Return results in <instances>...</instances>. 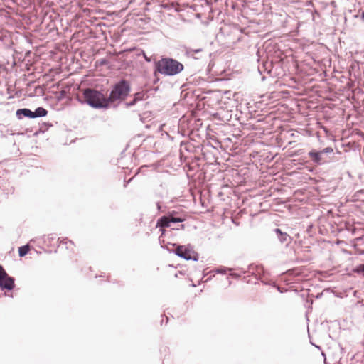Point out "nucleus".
<instances>
[{"label": "nucleus", "mask_w": 364, "mask_h": 364, "mask_svg": "<svg viewBox=\"0 0 364 364\" xmlns=\"http://www.w3.org/2000/svg\"><path fill=\"white\" fill-rule=\"evenodd\" d=\"M184 69L183 65L176 59L162 58L154 62V74L159 73L165 76H174Z\"/></svg>", "instance_id": "f257e3e1"}, {"label": "nucleus", "mask_w": 364, "mask_h": 364, "mask_svg": "<svg viewBox=\"0 0 364 364\" xmlns=\"http://www.w3.org/2000/svg\"><path fill=\"white\" fill-rule=\"evenodd\" d=\"M82 97L83 100L81 101L80 100V101L87 104L93 108L101 109L108 107V98H106L104 94L98 90L87 88L83 91Z\"/></svg>", "instance_id": "f03ea898"}, {"label": "nucleus", "mask_w": 364, "mask_h": 364, "mask_svg": "<svg viewBox=\"0 0 364 364\" xmlns=\"http://www.w3.org/2000/svg\"><path fill=\"white\" fill-rule=\"evenodd\" d=\"M131 90L130 85L126 80H121L116 83L110 92L108 97L109 102H114L117 100H124Z\"/></svg>", "instance_id": "7ed1b4c3"}, {"label": "nucleus", "mask_w": 364, "mask_h": 364, "mask_svg": "<svg viewBox=\"0 0 364 364\" xmlns=\"http://www.w3.org/2000/svg\"><path fill=\"white\" fill-rule=\"evenodd\" d=\"M333 153L332 147H326L320 151L312 149L308 153L312 162L317 166H322L330 162L329 154Z\"/></svg>", "instance_id": "20e7f679"}, {"label": "nucleus", "mask_w": 364, "mask_h": 364, "mask_svg": "<svg viewBox=\"0 0 364 364\" xmlns=\"http://www.w3.org/2000/svg\"><path fill=\"white\" fill-rule=\"evenodd\" d=\"M172 246L174 249L170 250L169 251L173 252L177 256L186 260H198V254L195 252L190 245H177L173 244Z\"/></svg>", "instance_id": "39448f33"}, {"label": "nucleus", "mask_w": 364, "mask_h": 364, "mask_svg": "<svg viewBox=\"0 0 364 364\" xmlns=\"http://www.w3.org/2000/svg\"><path fill=\"white\" fill-rule=\"evenodd\" d=\"M15 287L14 279L8 275L0 264V287L3 289L12 290Z\"/></svg>", "instance_id": "423d86ee"}, {"label": "nucleus", "mask_w": 364, "mask_h": 364, "mask_svg": "<svg viewBox=\"0 0 364 364\" xmlns=\"http://www.w3.org/2000/svg\"><path fill=\"white\" fill-rule=\"evenodd\" d=\"M274 231L281 243L288 245L291 242V237L287 232H282L281 229L275 228Z\"/></svg>", "instance_id": "0eeeda50"}, {"label": "nucleus", "mask_w": 364, "mask_h": 364, "mask_svg": "<svg viewBox=\"0 0 364 364\" xmlns=\"http://www.w3.org/2000/svg\"><path fill=\"white\" fill-rule=\"evenodd\" d=\"M16 115L18 119H21L23 117L33 119V111L28 108L18 109L16 110Z\"/></svg>", "instance_id": "6e6552de"}, {"label": "nucleus", "mask_w": 364, "mask_h": 364, "mask_svg": "<svg viewBox=\"0 0 364 364\" xmlns=\"http://www.w3.org/2000/svg\"><path fill=\"white\" fill-rule=\"evenodd\" d=\"M171 223L166 215L162 216L157 221V226L161 228L171 227Z\"/></svg>", "instance_id": "1a4fd4ad"}, {"label": "nucleus", "mask_w": 364, "mask_h": 364, "mask_svg": "<svg viewBox=\"0 0 364 364\" xmlns=\"http://www.w3.org/2000/svg\"><path fill=\"white\" fill-rule=\"evenodd\" d=\"M48 114V111L43 107H38L34 112H33V119L37 117H46Z\"/></svg>", "instance_id": "9d476101"}, {"label": "nucleus", "mask_w": 364, "mask_h": 364, "mask_svg": "<svg viewBox=\"0 0 364 364\" xmlns=\"http://www.w3.org/2000/svg\"><path fill=\"white\" fill-rule=\"evenodd\" d=\"M166 216L168 217L171 223H182L185 220L183 218L181 217H176L174 215V212L170 213Z\"/></svg>", "instance_id": "9b49d317"}, {"label": "nucleus", "mask_w": 364, "mask_h": 364, "mask_svg": "<svg viewBox=\"0 0 364 364\" xmlns=\"http://www.w3.org/2000/svg\"><path fill=\"white\" fill-rule=\"evenodd\" d=\"M232 270H234V269L228 268V267H220L216 268V269H213V271H211L210 273L211 272H214V273H217V274H225L228 272H231Z\"/></svg>", "instance_id": "f8f14e48"}, {"label": "nucleus", "mask_w": 364, "mask_h": 364, "mask_svg": "<svg viewBox=\"0 0 364 364\" xmlns=\"http://www.w3.org/2000/svg\"><path fill=\"white\" fill-rule=\"evenodd\" d=\"M237 270H238L240 272H234L232 270L231 272H229V275L233 278L237 279L247 272V271L243 269L242 268H238L237 269Z\"/></svg>", "instance_id": "ddd939ff"}, {"label": "nucleus", "mask_w": 364, "mask_h": 364, "mask_svg": "<svg viewBox=\"0 0 364 364\" xmlns=\"http://www.w3.org/2000/svg\"><path fill=\"white\" fill-rule=\"evenodd\" d=\"M28 251H29V245H23L18 248V255L20 257H23L28 253Z\"/></svg>", "instance_id": "4468645a"}, {"label": "nucleus", "mask_w": 364, "mask_h": 364, "mask_svg": "<svg viewBox=\"0 0 364 364\" xmlns=\"http://www.w3.org/2000/svg\"><path fill=\"white\" fill-rule=\"evenodd\" d=\"M185 54L186 56L193 58L194 59H198V57L193 56V49L191 48H185Z\"/></svg>", "instance_id": "2eb2a0df"}, {"label": "nucleus", "mask_w": 364, "mask_h": 364, "mask_svg": "<svg viewBox=\"0 0 364 364\" xmlns=\"http://www.w3.org/2000/svg\"><path fill=\"white\" fill-rule=\"evenodd\" d=\"M355 272L362 276L364 277V263L359 264L355 269Z\"/></svg>", "instance_id": "dca6fc26"}, {"label": "nucleus", "mask_w": 364, "mask_h": 364, "mask_svg": "<svg viewBox=\"0 0 364 364\" xmlns=\"http://www.w3.org/2000/svg\"><path fill=\"white\" fill-rule=\"evenodd\" d=\"M145 95H146V94H145L144 92H137V93H136V94L134 95V98L135 100H136V102H138V101H140V100H144Z\"/></svg>", "instance_id": "f3484780"}, {"label": "nucleus", "mask_w": 364, "mask_h": 364, "mask_svg": "<svg viewBox=\"0 0 364 364\" xmlns=\"http://www.w3.org/2000/svg\"><path fill=\"white\" fill-rule=\"evenodd\" d=\"M136 102H136V100H135V99L134 98L132 101H130V102H127V103H126V105H127V107H132V106H134V105H136Z\"/></svg>", "instance_id": "a211bd4d"}, {"label": "nucleus", "mask_w": 364, "mask_h": 364, "mask_svg": "<svg viewBox=\"0 0 364 364\" xmlns=\"http://www.w3.org/2000/svg\"><path fill=\"white\" fill-rule=\"evenodd\" d=\"M68 242H69L70 244H73V242H72V241H70V240H68V239H67V238L62 240L60 241V244H64V243H65V244H67V243H68Z\"/></svg>", "instance_id": "6ab92c4d"}, {"label": "nucleus", "mask_w": 364, "mask_h": 364, "mask_svg": "<svg viewBox=\"0 0 364 364\" xmlns=\"http://www.w3.org/2000/svg\"><path fill=\"white\" fill-rule=\"evenodd\" d=\"M203 49L202 48H198V49H193V55L195 54H198L200 52H202Z\"/></svg>", "instance_id": "aec40b11"}, {"label": "nucleus", "mask_w": 364, "mask_h": 364, "mask_svg": "<svg viewBox=\"0 0 364 364\" xmlns=\"http://www.w3.org/2000/svg\"><path fill=\"white\" fill-rule=\"evenodd\" d=\"M185 228L184 225L181 224L179 225V227H177V228H173V229H176V230H183Z\"/></svg>", "instance_id": "412c9836"}, {"label": "nucleus", "mask_w": 364, "mask_h": 364, "mask_svg": "<svg viewBox=\"0 0 364 364\" xmlns=\"http://www.w3.org/2000/svg\"><path fill=\"white\" fill-rule=\"evenodd\" d=\"M143 55H144V58L146 61L151 62V58L147 57L144 53Z\"/></svg>", "instance_id": "4be33fe9"}, {"label": "nucleus", "mask_w": 364, "mask_h": 364, "mask_svg": "<svg viewBox=\"0 0 364 364\" xmlns=\"http://www.w3.org/2000/svg\"><path fill=\"white\" fill-rule=\"evenodd\" d=\"M107 60L106 59H102L100 61V65H105V64H107Z\"/></svg>", "instance_id": "5701e85b"}, {"label": "nucleus", "mask_w": 364, "mask_h": 364, "mask_svg": "<svg viewBox=\"0 0 364 364\" xmlns=\"http://www.w3.org/2000/svg\"><path fill=\"white\" fill-rule=\"evenodd\" d=\"M156 207H157V210H158L159 211L164 212V211L161 210V205H160V203H156Z\"/></svg>", "instance_id": "b1692460"}, {"label": "nucleus", "mask_w": 364, "mask_h": 364, "mask_svg": "<svg viewBox=\"0 0 364 364\" xmlns=\"http://www.w3.org/2000/svg\"><path fill=\"white\" fill-rule=\"evenodd\" d=\"M360 18L362 21L364 22V11L361 13Z\"/></svg>", "instance_id": "393cba45"}, {"label": "nucleus", "mask_w": 364, "mask_h": 364, "mask_svg": "<svg viewBox=\"0 0 364 364\" xmlns=\"http://www.w3.org/2000/svg\"><path fill=\"white\" fill-rule=\"evenodd\" d=\"M132 179H133V178H129V180L127 182H126V183L124 184V186H127V183H129Z\"/></svg>", "instance_id": "a878e982"}, {"label": "nucleus", "mask_w": 364, "mask_h": 364, "mask_svg": "<svg viewBox=\"0 0 364 364\" xmlns=\"http://www.w3.org/2000/svg\"><path fill=\"white\" fill-rule=\"evenodd\" d=\"M209 279H211V276L206 279V282Z\"/></svg>", "instance_id": "bb28decb"}, {"label": "nucleus", "mask_w": 364, "mask_h": 364, "mask_svg": "<svg viewBox=\"0 0 364 364\" xmlns=\"http://www.w3.org/2000/svg\"><path fill=\"white\" fill-rule=\"evenodd\" d=\"M166 322L168 321V317H166Z\"/></svg>", "instance_id": "cd10ccee"}]
</instances>
